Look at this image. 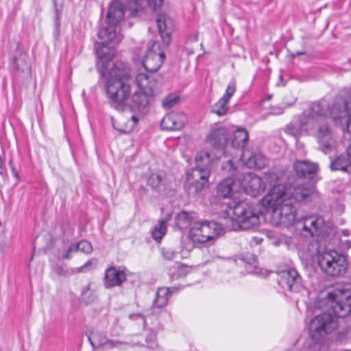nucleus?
<instances>
[{
	"label": "nucleus",
	"instance_id": "1",
	"mask_svg": "<svg viewBox=\"0 0 351 351\" xmlns=\"http://www.w3.org/2000/svg\"><path fill=\"white\" fill-rule=\"evenodd\" d=\"M315 308H327L329 313L315 316L310 323L309 334L319 342L339 328V321L351 312V293L349 291L335 289L332 292L320 293L313 302Z\"/></svg>",
	"mask_w": 351,
	"mask_h": 351
},
{
	"label": "nucleus",
	"instance_id": "2",
	"mask_svg": "<svg viewBox=\"0 0 351 351\" xmlns=\"http://www.w3.org/2000/svg\"><path fill=\"white\" fill-rule=\"evenodd\" d=\"M162 1L163 0H112L108 6L106 25L98 31L99 39L120 40L121 35L118 34L117 29L127 11L130 12V16H136L143 11L146 5L152 10H156L162 5Z\"/></svg>",
	"mask_w": 351,
	"mask_h": 351
},
{
	"label": "nucleus",
	"instance_id": "3",
	"mask_svg": "<svg viewBox=\"0 0 351 351\" xmlns=\"http://www.w3.org/2000/svg\"><path fill=\"white\" fill-rule=\"evenodd\" d=\"M267 182L273 187L261 199L263 206L271 210V220L276 226L288 227L292 225L295 219L296 209L290 194L285 193V186L279 182L276 173L266 176Z\"/></svg>",
	"mask_w": 351,
	"mask_h": 351
},
{
	"label": "nucleus",
	"instance_id": "4",
	"mask_svg": "<svg viewBox=\"0 0 351 351\" xmlns=\"http://www.w3.org/2000/svg\"><path fill=\"white\" fill-rule=\"evenodd\" d=\"M102 75L106 78V91L112 101V106L120 110L131 95V87L127 80L130 77V68L122 62H117L110 69H104Z\"/></svg>",
	"mask_w": 351,
	"mask_h": 351
},
{
	"label": "nucleus",
	"instance_id": "5",
	"mask_svg": "<svg viewBox=\"0 0 351 351\" xmlns=\"http://www.w3.org/2000/svg\"><path fill=\"white\" fill-rule=\"evenodd\" d=\"M285 132L295 138H298L304 134L315 135L318 139L322 152L325 154L329 152L333 144L331 131L327 122L319 123L318 120L307 114L306 112L295 117L285 127Z\"/></svg>",
	"mask_w": 351,
	"mask_h": 351
},
{
	"label": "nucleus",
	"instance_id": "6",
	"mask_svg": "<svg viewBox=\"0 0 351 351\" xmlns=\"http://www.w3.org/2000/svg\"><path fill=\"white\" fill-rule=\"evenodd\" d=\"M217 193L224 198L231 197L228 204L227 215L232 222L234 230L241 229V180L239 178H228L218 184Z\"/></svg>",
	"mask_w": 351,
	"mask_h": 351
},
{
	"label": "nucleus",
	"instance_id": "7",
	"mask_svg": "<svg viewBox=\"0 0 351 351\" xmlns=\"http://www.w3.org/2000/svg\"><path fill=\"white\" fill-rule=\"evenodd\" d=\"M213 160L207 151H201L195 156V167L186 172L185 186L189 194L193 195L200 192L206 186L210 176L209 167Z\"/></svg>",
	"mask_w": 351,
	"mask_h": 351
},
{
	"label": "nucleus",
	"instance_id": "8",
	"mask_svg": "<svg viewBox=\"0 0 351 351\" xmlns=\"http://www.w3.org/2000/svg\"><path fill=\"white\" fill-rule=\"evenodd\" d=\"M317 263L321 269L330 276H341L347 270V263L343 255L332 250H317Z\"/></svg>",
	"mask_w": 351,
	"mask_h": 351
},
{
	"label": "nucleus",
	"instance_id": "9",
	"mask_svg": "<svg viewBox=\"0 0 351 351\" xmlns=\"http://www.w3.org/2000/svg\"><path fill=\"white\" fill-rule=\"evenodd\" d=\"M221 231V226L215 221H197L190 229L189 238L193 243H204L219 235Z\"/></svg>",
	"mask_w": 351,
	"mask_h": 351
},
{
	"label": "nucleus",
	"instance_id": "10",
	"mask_svg": "<svg viewBox=\"0 0 351 351\" xmlns=\"http://www.w3.org/2000/svg\"><path fill=\"white\" fill-rule=\"evenodd\" d=\"M324 219L319 215H308L296 221V228L305 237H319L324 233Z\"/></svg>",
	"mask_w": 351,
	"mask_h": 351
},
{
	"label": "nucleus",
	"instance_id": "11",
	"mask_svg": "<svg viewBox=\"0 0 351 351\" xmlns=\"http://www.w3.org/2000/svg\"><path fill=\"white\" fill-rule=\"evenodd\" d=\"M243 164L248 168L263 169L267 163V160L258 150H250L249 147H246L245 143L249 140L248 132L243 128Z\"/></svg>",
	"mask_w": 351,
	"mask_h": 351
},
{
	"label": "nucleus",
	"instance_id": "12",
	"mask_svg": "<svg viewBox=\"0 0 351 351\" xmlns=\"http://www.w3.org/2000/svg\"><path fill=\"white\" fill-rule=\"evenodd\" d=\"M271 173H274L271 172ZM270 174L266 173L264 177V181L252 172L245 173L243 176V191L252 197L260 195L265 189V182L269 184L271 189L273 187L269 182H267L265 177Z\"/></svg>",
	"mask_w": 351,
	"mask_h": 351
},
{
	"label": "nucleus",
	"instance_id": "13",
	"mask_svg": "<svg viewBox=\"0 0 351 351\" xmlns=\"http://www.w3.org/2000/svg\"><path fill=\"white\" fill-rule=\"evenodd\" d=\"M165 58V54L160 49V45L156 42H153L147 51L143 60V65L147 71L156 72L162 66Z\"/></svg>",
	"mask_w": 351,
	"mask_h": 351
},
{
	"label": "nucleus",
	"instance_id": "14",
	"mask_svg": "<svg viewBox=\"0 0 351 351\" xmlns=\"http://www.w3.org/2000/svg\"><path fill=\"white\" fill-rule=\"evenodd\" d=\"M330 115L336 124L341 125L343 130L351 133V109L349 104H335L330 109Z\"/></svg>",
	"mask_w": 351,
	"mask_h": 351
},
{
	"label": "nucleus",
	"instance_id": "15",
	"mask_svg": "<svg viewBox=\"0 0 351 351\" xmlns=\"http://www.w3.org/2000/svg\"><path fill=\"white\" fill-rule=\"evenodd\" d=\"M99 40L101 42L96 44L95 48L97 58L102 62V66L99 68V71L102 74V71L104 69H110L112 68H109L110 62L112 59L114 53L113 48L112 47L107 46V44L110 43L117 44L121 40V38L119 40Z\"/></svg>",
	"mask_w": 351,
	"mask_h": 351
},
{
	"label": "nucleus",
	"instance_id": "16",
	"mask_svg": "<svg viewBox=\"0 0 351 351\" xmlns=\"http://www.w3.org/2000/svg\"><path fill=\"white\" fill-rule=\"evenodd\" d=\"M280 283L293 292H300L302 288V278L298 272L293 268L283 270L280 272Z\"/></svg>",
	"mask_w": 351,
	"mask_h": 351
},
{
	"label": "nucleus",
	"instance_id": "17",
	"mask_svg": "<svg viewBox=\"0 0 351 351\" xmlns=\"http://www.w3.org/2000/svg\"><path fill=\"white\" fill-rule=\"evenodd\" d=\"M136 84L148 95L154 96L160 91V84L156 78L146 73H139L136 76Z\"/></svg>",
	"mask_w": 351,
	"mask_h": 351
},
{
	"label": "nucleus",
	"instance_id": "18",
	"mask_svg": "<svg viewBox=\"0 0 351 351\" xmlns=\"http://www.w3.org/2000/svg\"><path fill=\"white\" fill-rule=\"evenodd\" d=\"M156 23L160 37L165 45H168L171 40V34L174 29V23L172 19L165 14H158Z\"/></svg>",
	"mask_w": 351,
	"mask_h": 351
},
{
	"label": "nucleus",
	"instance_id": "19",
	"mask_svg": "<svg viewBox=\"0 0 351 351\" xmlns=\"http://www.w3.org/2000/svg\"><path fill=\"white\" fill-rule=\"evenodd\" d=\"M210 145L218 150L215 154L217 158L221 157L224 153V147L228 141V132L223 128L213 130L208 138Z\"/></svg>",
	"mask_w": 351,
	"mask_h": 351
},
{
	"label": "nucleus",
	"instance_id": "20",
	"mask_svg": "<svg viewBox=\"0 0 351 351\" xmlns=\"http://www.w3.org/2000/svg\"><path fill=\"white\" fill-rule=\"evenodd\" d=\"M236 85L234 82L229 84L224 95L211 108V112L219 117L224 116L228 110L230 98L234 94Z\"/></svg>",
	"mask_w": 351,
	"mask_h": 351
},
{
	"label": "nucleus",
	"instance_id": "21",
	"mask_svg": "<svg viewBox=\"0 0 351 351\" xmlns=\"http://www.w3.org/2000/svg\"><path fill=\"white\" fill-rule=\"evenodd\" d=\"M186 120V117L184 113L171 112L162 119L161 128L166 130H180L184 126Z\"/></svg>",
	"mask_w": 351,
	"mask_h": 351
},
{
	"label": "nucleus",
	"instance_id": "22",
	"mask_svg": "<svg viewBox=\"0 0 351 351\" xmlns=\"http://www.w3.org/2000/svg\"><path fill=\"white\" fill-rule=\"evenodd\" d=\"M126 280L123 271L117 269L114 267L106 269L104 277V286L106 288L121 286Z\"/></svg>",
	"mask_w": 351,
	"mask_h": 351
},
{
	"label": "nucleus",
	"instance_id": "23",
	"mask_svg": "<svg viewBox=\"0 0 351 351\" xmlns=\"http://www.w3.org/2000/svg\"><path fill=\"white\" fill-rule=\"evenodd\" d=\"M88 341L93 348H103L108 350L117 347L122 343L119 341H114L109 339L106 336L103 335L99 332L93 334V337L88 336Z\"/></svg>",
	"mask_w": 351,
	"mask_h": 351
},
{
	"label": "nucleus",
	"instance_id": "24",
	"mask_svg": "<svg viewBox=\"0 0 351 351\" xmlns=\"http://www.w3.org/2000/svg\"><path fill=\"white\" fill-rule=\"evenodd\" d=\"M312 192L313 189L306 185H298L289 188L285 186V193L290 194V198H291L293 203L305 199Z\"/></svg>",
	"mask_w": 351,
	"mask_h": 351
},
{
	"label": "nucleus",
	"instance_id": "25",
	"mask_svg": "<svg viewBox=\"0 0 351 351\" xmlns=\"http://www.w3.org/2000/svg\"><path fill=\"white\" fill-rule=\"evenodd\" d=\"M152 97L153 96L143 92L134 93L132 96V107L141 112L145 113L149 109Z\"/></svg>",
	"mask_w": 351,
	"mask_h": 351
},
{
	"label": "nucleus",
	"instance_id": "26",
	"mask_svg": "<svg viewBox=\"0 0 351 351\" xmlns=\"http://www.w3.org/2000/svg\"><path fill=\"white\" fill-rule=\"evenodd\" d=\"M294 170L298 177L304 178L315 174L317 171V165L308 160H297L294 163Z\"/></svg>",
	"mask_w": 351,
	"mask_h": 351
},
{
	"label": "nucleus",
	"instance_id": "27",
	"mask_svg": "<svg viewBox=\"0 0 351 351\" xmlns=\"http://www.w3.org/2000/svg\"><path fill=\"white\" fill-rule=\"evenodd\" d=\"M138 119L136 116H132L130 119H125L124 117H121L118 121H114L112 118V125L114 129L123 133H130L132 132L136 123Z\"/></svg>",
	"mask_w": 351,
	"mask_h": 351
},
{
	"label": "nucleus",
	"instance_id": "28",
	"mask_svg": "<svg viewBox=\"0 0 351 351\" xmlns=\"http://www.w3.org/2000/svg\"><path fill=\"white\" fill-rule=\"evenodd\" d=\"M330 168L332 171H341L350 173L351 172V159L345 154H341L331 159Z\"/></svg>",
	"mask_w": 351,
	"mask_h": 351
},
{
	"label": "nucleus",
	"instance_id": "29",
	"mask_svg": "<svg viewBox=\"0 0 351 351\" xmlns=\"http://www.w3.org/2000/svg\"><path fill=\"white\" fill-rule=\"evenodd\" d=\"M195 213L182 211L176 216V223L180 229H191L197 223Z\"/></svg>",
	"mask_w": 351,
	"mask_h": 351
},
{
	"label": "nucleus",
	"instance_id": "30",
	"mask_svg": "<svg viewBox=\"0 0 351 351\" xmlns=\"http://www.w3.org/2000/svg\"><path fill=\"white\" fill-rule=\"evenodd\" d=\"M259 224V216L250 207L243 210V230H250Z\"/></svg>",
	"mask_w": 351,
	"mask_h": 351
},
{
	"label": "nucleus",
	"instance_id": "31",
	"mask_svg": "<svg viewBox=\"0 0 351 351\" xmlns=\"http://www.w3.org/2000/svg\"><path fill=\"white\" fill-rule=\"evenodd\" d=\"M177 290L176 287L167 288H159L156 294V298L154 301V306L158 308H162L167 304L168 295L169 293H173Z\"/></svg>",
	"mask_w": 351,
	"mask_h": 351
},
{
	"label": "nucleus",
	"instance_id": "32",
	"mask_svg": "<svg viewBox=\"0 0 351 351\" xmlns=\"http://www.w3.org/2000/svg\"><path fill=\"white\" fill-rule=\"evenodd\" d=\"M306 112L307 114L318 120L319 123L326 122L325 119L326 117V111L324 110V106L320 102L312 103Z\"/></svg>",
	"mask_w": 351,
	"mask_h": 351
},
{
	"label": "nucleus",
	"instance_id": "33",
	"mask_svg": "<svg viewBox=\"0 0 351 351\" xmlns=\"http://www.w3.org/2000/svg\"><path fill=\"white\" fill-rule=\"evenodd\" d=\"M147 185L157 192L165 190V181L164 178L158 173H152L147 179Z\"/></svg>",
	"mask_w": 351,
	"mask_h": 351
},
{
	"label": "nucleus",
	"instance_id": "34",
	"mask_svg": "<svg viewBox=\"0 0 351 351\" xmlns=\"http://www.w3.org/2000/svg\"><path fill=\"white\" fill-rule=\"evenodd\" d=\"M12 66L17 71L22 72L28 71L29 70V64L27 54L23 52L20 53L19 57L13 58Z\"/></svg>",
	"mask_w": 351,
	"mask_h": 351
},
{
	"label": "nucleus",
	"instance_id": "35",
	"mask_svg": "<svg viewBox=\"0 0 351 351\" xmlns=\"http://www.w3.org/2000/svg\"><path fill=\"white\" fill-rule=\"evenodd\" d=\"M243 267L247 274H258V263L254 254H249L243 258Z\"/></svg>",
	"mask_w": 351,
	"mask_h": 351
},
{
	"label": "nucleus",
	"instance_id": "36",
	"mask_svg": "<svg viewBox=\"0 0 351 351\" xmlns=\"http://www.w3.org/2000/svg\"><path fill=\"white\" fill-rule=\"evenodd\" d=\"M169 218L160 220L158 224L156 225L152 232L154 240L160 241L167 232V223Z\"/></svg>",
	"mask_w": 351,
	"mask_h": 351
},
{
	"label": "nucleus",
	"instance_id": "37",
	"mask_svg": "<svg viewBox=\"0 0 351 351\" xmlns=\"http://www.w3.org/2000/svg\"><path fill=\"white\" fill-rule=\"evenodd\" d=\"M189 272V268L185 265H178L175 272L172 274L171 278L174 280L179 278L184 277Z\"/></svg>",
	"mask_w": 351,
	"mask_h": 351
},
{
	"label": "nucleus",
	"instance_id": "38",
	"mask_svg": "<svg viewBox=\"0 0 351 351\" xmlns=\"http://www.w3.org/2000/svg\"><path fill=\"white\" fill-rule=\"evenodd\" d=\"M179 97L175 95H169L162 101V106L164 108L169 110L176 105L178 102Z\"/></svg>",
	"mask_w": 351,
	"mask_h": 351
},
{
	"label": "nucleus",
	"instance_id": "39",
	"mask_svg": "<svg viewBox=\"0 0 351 351\" xmlns=\"http://www.w3.org/2000/svg\"><path fill=\"white\" fill-rule=\"evenodd\" d=\"M78 250L85 254H90L93 251V247L90 242L82 240L77 243Z\"/></svg>",
	"mask_w": 351,
	"mask_h": 351
},
{
	"label": "nucleus",
	"instance_id": "40",
	"mask_svg": "<svg viewBox=\"0 0 351 351\" xmlns=\"http://www.w3.org/2000/svg\"><path fill=\"white\" fill-rule=\"evenodd\" d=\"M296 101V99H294L292 103L289 104H284L283 106H272L271 108V114L275 115L282 114L284 112V109L288 107L291 106Z\"/></svg>",
	"mask_w": 351,
	"mask_h": 351
},
{
	"label": "nucleus",
	"instance_id": "41",
	"mask_svg": "<svg viewBox=\"0 0 351 351\" xmlns=\"http://www.w3.org/2000/svg\"><path fill=\"white\" fill-rule=\"evenodd\" d=\"M241 132V129H238L234 133L231 143L234 148L239 149L241 147V138H240Z\"/></svg>",
	"mask_w": 351,
	"mask_h": 351
},
{
	"label": "nucleus",
	"instance_id": "42",
	"mask_svg": "<svg viewBox=\"0 0 351 351\" xmlns=\"http://www.w3.org/2000/svg\"><path fill=\"white\" fill-rule=\"evenodd\" d=\"M163 257L169 261L173 260L177 256V252L176 250L171 248H164L162 251Z\"/></svg>",
	"mask_w": 351,
	"mask_h": 351
},
{
	"label": "nucleus",
	"instance_id": "43",
	"mask_svg": "<svg viewBox=\"0 0 351 351\" xmlns=\"http://www.w3.org/2000/svg\"><path fill=\"white\" fill-rule=\"evenodd\" d=\"M62 0H54V8L58 16L59 13L62 11Z\"/></svg>",
	"mask_w": 351,
	"mask_h": 351
},
{
	"label": "nucleus",
	"instance_id": "44",
	"mask_svg": "<svg viewBox=\"0 0 351 351\" xmlns=\"http://www.w3.org/2000/svg\"><path fill=\"white\" fill-rule=\"evenodd\" d=\"M224 169H228L230 172L232 171H234L236 168L234 166V164L232 160H228L226 165H223L222 167Z\"/></svg>",
	"mask_w": 351,
	"mask_h": 351
},
{
	"label": "nucleus",
	"instance_id": "45",
	"mask_svg": "<svg viewBox=\"0 0 351 351\" xmlns=\"http://www.w3.org/2000/svg\"><path fill=\"white\" fill-rule=\"evenodd\" d=\"M92 265L91 261H88L86 262L84 265L77 268V271L78 272H83L85 271L86 269H88V268Z\"/></svg>",
	"mask_w": 351,
	"mask_h": 351
},
{
	"label": "nucleus",
	"instance_id": "46",
	"mask_svg": "<svg viewBox=\"0 0 351 351\" xmlns=\"http://www.w3.org/2000/svg\"><path fill=\"white\" fill-rule=\"evenodd\" d=\"M156 339V335L154 334H152L149 337V339H146V341L148 343H150V347L154 348V346L155 345L154 341Z\"/></svg>",
	"mask_w": 351,
	"mask_h": 351
},
{
	"label": "nucleus",
	"instance_id": "47",
	"mask_svg": "<svg viewBox=\"0 0 351 351\" xmlns=\"http://www.w3.org/2000/svg\"><path fill=\"white\" fill-rule=\"evenodd\" d=\"M90 284H88L86 287L82 289V297L83 300H86V295L90 291Z\"/></svg>",
	"mask_w": 351,
	"mask_h": 351
},
{
	"label": "nucleus",
	"instance_id": "48",
	"mask_svg": "<svg viewBox=\"0 0 351 351\" xmlns=\"http://www.w3.org/2000/svg\"><path fill=\"white\" fill-rule=\"evenodd\" d=\"M77 247V243L76 244H72L69 246V247L67 249V250L69 251V252H70L71 254L73 253V252H78V247Z\"/></svg>",
	"mask_w": 351,
	"mask_h": 351
},
{
	"label": "nucleus",
	"instance_id": "49",
	"mask_svg": "<svg viewBox=\"0 0 351 351\" xmlns=\"http://www.w3.org/2000/svg\"><path fill=\"white\" fill-rule=\"evenodd\" d=\"M346 153L347 156L351 159V143L347 147Z\"/></svg>",
	"mask_w": 351,
	"mask_h": 351
},
{
	"label": "nucleus",
	"instance_id": "50",
	"mask_svg": "<svg viewBox=\"0 0 351 351\" xmlns=\"http://www.w3.org/2000/svg\"><path fill=\"white\" fill-rule=\"evenodd\" d=\"M63 258H64V259H71V253L69 252L68 250H66V253L64 254Z\"/></svg>",
	"mask_w": 351,
	"mask_h": 351
},
{
	"label": "nucleus",
	"instance_id": "51",
	"mask_svg": "<svg viewBox=\"0 0 351 351\" xmlns=\"http://www.w3.org/2000/svg\"><path fill=\"white\" fill-rule=\"evenodd\" d=\"M11 169H12V172L13 175H14L16 178H18L19 174H18V172H17V171L16 170V169H15L14 167H11Z\"/></svg>",
	"mask_w": 351,
	"mask_h": 351
},
{
	"label": "nucleus",
	"instance_id": "52",
	"mask_svg": "<svg viewBox=\"0 0 351 351\" xmlns=\"http://www.w3.org/2000/svg\"><path fill=\"white\" fill-rule=\"evenodd\" d=\"M253 239L256 245L259 244L262 241V239H259L257 237H254Z\"/></svg>",
	"mask_w": 351,
	"mask_h": 351
},
{
	"label": "nucleus",
	"instance_id": "53",
	"mask_svg": "<svg viewBox=\"0 0 351 351\" xmlns=\"http://www.w3.org/2000/svg\"><path fill=\"white\" fill-rule=\"evenodd\" d=\"M304 54V52H300V51H298L296 52L293 56H300V55H303Z\"/></svg>",
	"mask_w": 351,
	"mask_h": 351
},
{
	"label": "nucleus",
	"instance_id": "54",
	"mask_svg": "<svg viewBox=\"0 0 351 351\" xmlns=\"http://www.w3.org/2000/svg\"><path fill=\"white\" fill-rule=\"evenodd\" d=\"M343 233L345 236H348L349 234L348 230H343Z\"/></svg>",
	"mask_w": 351,
	"mask_h": 351
},
{
	"label": "nucleus",
	"instance_id": "55",
	"mask_svg": "<svg viewBox=\"0 0 351 351\" xmlns=\"http://www.w3.org/2000/svg\"><path fill=\"white\" fill-rule=\"evenodd\" d=\"M188 50H189V52H188L189 54H191V53H194V51L193 49H188Z\"/></svg>",
	"mask_w": 351,
	"mask_h": 351
},
{
	"label": "nucleus",
	"instance_id": "56",
	"mask_svg": "<svg viewBox=\"0 0 351 351\" xmlns=\"http://www.w3.org/2000/svg\"><path fill=\"white\" fill-rule=\"evenodd\" d=\"M194 40H195V41H197V36H195L194 37Z\"/></svg>",
	"mask_w": 351,
	"mask_h": 351
}]
</instances>
